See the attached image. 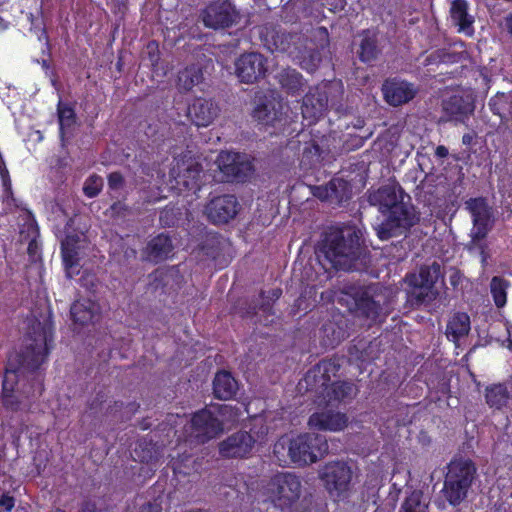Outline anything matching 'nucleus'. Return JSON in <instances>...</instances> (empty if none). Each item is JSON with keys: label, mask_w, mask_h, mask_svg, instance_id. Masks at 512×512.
I'll return each mask as SVG.
<instances>
[{"label": "nucleus", "mask_w": 512, "mask_h": 512, "mask_svg": "<svg viewBox=\"0 0 512 512\" xmlns=\"http://www.w3.org/2000/svg\"><path fill=\"white\" fill-rule=\"evenodd\" d=\"M52 334L49 327L35 322L32 331L25 338V348L21 354L9 358L2 385V403L10 410L19 409V400L14 392L19 378L25 371L37 369L47 358ZM21 394L29 396V392L17 390Z\"/></svg>", "instance_id": "1"}, {"label": "nucleus", "mask_w": 512, "mask_h": 512, "mask_svg": "<svg viewBox=\"0 0 512 512\" xmlns=\"http://www.w3.org/2000/svg\"><path fill=\"white\" fill-rule=\"evenodd\" d=\"M326 438L317 433H302L296 436L284 435L274 444L273 452L280 458L287 455L298 466L316 463L328 453Z\"/></svg>", "instance_id": "2"}, {"label": "nucleus", "mask_w": 512, "mask_h": 512, "mask_svg": "<svg viewBox=\"0 0 512 512\" xmlns=\"http://www.w3.org/2000/svg\"><path fill=\"white\" fill-rule=\"evenodd\" d=\"M359 237L350 229H343L329 233L321 252L324 259L337 270H351L358 258Z\"/></svg>", "instance_id": "3"}, {"label": "nucleus", "mask_w": 512, "mask_h": 512, "mask_svg": "<svg viewBox=\"0 0 512 512\" xmlns=\"http://www.w3.org/2000/svg\"><path fill=\"white\" fill-rule=\"evenodd\" d=\"M476 468L470 460H454L448 466L442 492L451 505L460 504L473 482Z\"/></svg>", "instance_id": "4"}, {"label": "nucleus", "mask_w": 512, "mask_h": 512, "mask_svg": "<svg viewBox=\"0 0 512 512\" xmlns=\"http://www.w3.org/2000/svg\"><path fill=\"white\" fill-rule=\"evenodd\" d=\"M354 473L352 467L343 461H331L319 470V478L334 501H344L351 494Z\"/></svg>", "instance_id": "5"}, {"label": "nucleus", "mask_w": 512, "mask_h": 512, "mask_svg": "<svg viewBox=\"0 0 512 512\" xmlns=\"http://www.w3.org/2000/svg\"><path fill=\"white\" fill-rule=\"evenodd\" d=\"M301 481L291 473L275 475L265 486L267 499L282 511H291L301 496Z\"/></svg>", "instance_id": "6"}, {"label": "nucleus", "mask_w": 512, "mask_h": 512, "mask_svg": "<svg viewBox=\"0 0 512 512\" xmlns=\"http://www.w3.org/2000/svg\"><path fill=\"white\" fill-rule=\"evenodd\" d=\"M466 209L470 212L473 221L471 229V242L469 250L477 249L482 255V261H486L485 246L483 240L493 226L492 208L488 205L487 201L482 198H471L465 202Z\"/></svg>", "instance_id": "7"}, {"label": "nucleus", "mask_w": 512, "mask_h": 512, "mask_svg": "<svg viewBox=\"0 0 512 512\" xmlns=\"http://www.w3.org/2000/svg\"><path fill=\"white\" fill-rule=\"evenodd\" d=\"M255 422V425L260 426L259 430L252 429L251 433L241 431L229 436L220 443V454L226 458H242L249 455L256 445H263L266 442L268 429L263 426L262 418H256Z\"/></svg>", "instance_id": "8"}, {"label": "nucleus", "mask_w": 512, "mask_h": 512, "mask_svg": "<svg viewBox=\"0 0 512 512\" xmlns=\"http://www.w3.org/2000/svg\"><path fill=\"white\" fill-rule=\"evenodd\" d=\"M441 275L440 265L433 263L420 268L418 273L407 276L406 281L410 286L409 294L418 304H428L436 299L438 290L435 287Z\"/></svg>", "instance_id": "9"}, {"label": "nucleus", "mask_w": 512, "mask_h": 512, "mask_svg": "<svg viewBox=\"0 0 512 512\" xmlns=\"http://www.w3.org/2000/svg\"><path fill=\"white\" fill-rule=\"evenodd\" d=\"M418 220L415 208L409 203L400 202V205L387 212L386 219L375 230L381 240H388L405 233Z\"/></svg>", "instance_id": "10"}, {"label": "nucleus", "mask_w": 512, "mask_h": 512, "mask_svg": "<svg viewBox=\"0 0 512 512\" xmlns=\"http://www.w3.org/2000/svg\"><path fill=\"white\" fill-rule=\"evenodd\" d=\"M341 85L337 83H325L309 91L303 99L302 116L308 124L316 122L328 108V95L339 93Z\"/></svg>", "instance_id": "11"}, {"label": "nucleus", "mask_w": 512, "mask_h": 512, "mask_svg": "<svg viewBox=\"0 0 512 512\" xmlns=\"http://www.w3.org/2000/svg\"><path fill=\"white\" fill-rule=\"evenodd\" d=\"M223 432V424L211 410L203 409L194 414L190 422V438L203 444Z\"/></svg>", "instance_id": "12"}, {"label": "nucleus", "mask_w": 512, "mask_h": 512, "mask_svg": "<svg viewBox=\"0 0 512 512\" xmlns=\"http://www.w3.org/2000/svg\"><path fill=\"white\" fill-rule=\"evenodd\" d=\"M89 243L84 234L67 235L62 241V259L69 278L80 271V261L86 256Z\"/></svg>", "instance_id": "13"}, {"label": "nucleus", "mask_w": 512, "mask_h": 512, "mask_svg": "<svg viewBox=\"0 0 512 512\" xmlns=\"http://www.w3.org/2000/svg\"><path fill=\"white\" fill-rule=\"evenodd\" d=\"M267 71V59L257 52L242 54L235 62V73L243 83L252 84L263 78Z\"/></svg>", "instance_id": "14"}, {"label": "nucleus", "mask_w": 512, "mask_h": 512, "mask_svg": "<svg viewBox=\"0 0 512 512\" xmlns=\"http://www.w3.org/2000/svg\"><path fill=\"white\" fill-rule=\"evenodd\" d=\"M238 13L228 1L211 3L202 14L203 23L212 29L226 28L236 23Z\"/></svg>", "instance_id": "15"}, {"label": "nucleus", "mask_w": 512, "mask_h": 512, "mask_svg": "<svg viewBox=\"0 0 512 512\" xmlns=\"http://www.w3.org/2000/svg\"><path fill=\"white\" fill-rule=\"evenodd\" d=\"M474 109V101L470 95H453L443 100V115L440 120L444 122L454 121L456 123H465L473 114Z\"/></svg>", "instance_id": "16"}, {"label": "nucleus", "mask_w": 512, "mask_h": 512, "mask_svg": "<svg viewBox=\"0 0 512 512\" xmlns=\"http://www.w3.org/2000/svg\"><path fill=\"white\" fill-rule=\"evenodd\" d=\"M216 164L226 176L237 180L245 179L252 171L251 163L244 155L230 151L220 152Z\"/></svg>", "instance_id": "17"}, {"label": "nucleus", "mask_w": 512, "mask_h": 512, "mask_svg": "<svg viewBox=\"0 0 512 512\" xmlns=\"http://www.w3.org/2000/svg\"><path fill=\"white\" fill-rule=\"evenodd\" d=\"M348 423L346 414L333 410L314 412L308 420V426L311 429L329 432H340L348 426Z\"/></svg>", "instance_id": "18"}, {"label": "nucleus", "mask_w": 512, "mask_h": 512, "mask_svg": "<svg viewBox=\"0 0 512 512\" xmlns=\"http://www.w3.org/2000/svg\"><path fill=\"white\" fill-rule=\"evenodd\" d=\"M238 203L234 196L224 195L212 199L206 207V214L213 223H226L237 214Z\"/></svg>", "instance_id": "19"}, {"label": "nucleus", "mask_w": 512, "mask_h": 512, "mask_svg": "<svg viewBox=\"0 0 512 512\" xmlns=\"http://www.w3.org/2000/svg\"><path fill=\"white\" fill-rule=\"evenodd\" d=\"M382 309L380 299L373 298L369 291L357 293L353 298V306L349 308L356 316L366 318L370 322L377 321Z\"/></svg>", "instance_id": "20"}, {"label": "nucleus", "mask_w": 512, "mask_h": 512, "mask_svg": "<svg viewBox=\"0 0 512 512\" xmlns=\"http://www.w3.org/2000/svg\"><path fill=\"white\" fill-rule=\"evenodd\" d=\"M382 90L385 100L392 106H399L407 103L416 95V89L414 86L406 81H386Z\"/></svg>", "instance_id": "21"}, {"label": "nucleus", "mask_w": 512, "mask_h": 512, "mask_svg": "<svg viewBox=\"0 0 512 512\" xmlns=\"http://www.w3.org/2000/svg\"><path fill=\"white\" fill-rule=\"evenodd\" d=\"M286 105L274 97L265 98L252 111V117L263 125H274L282 119Z\"/></svg>", "instance_id": "22"}, {"label": "nucleus", "mask_w": 512, "mask_h": 512, "mask_svg": "<svg viewBox=\"0 0 512 512\" xmlns=\"http://www.w3.org/2000/svg\"><path fill=\"white\" fill-rule=\"evenodd\" d=\"M218 114L217 106L210 100L197 98L188 108V116L199 127L209 126Z\"/></svg>", "instance_id": "23"}, {"label": "nucleus", "mask_w": 512, "mask_h": 512, "mask_svg": "<svg viewBox=\"0 0 512 512\" xmlns=\"http://www.w3.org/2000/svg\"><path fill=\"white\" fill-rule=\"evenodd\" d=\"M403 198V191L396 184L385 185L370 195L371 203L378 204L384 214L404 202Z\"/></svg>", "instance_id": "24"}, {"label": "nucleus", "mask_w": 512, "mask_h": 512, "mask_svg": "<svg viewBox=\"0 0 512 512\" xmlns=\"http://www.w3.org/2000/svg\"><path fill=\"white\" fill-rule=\"evenodd\" d=\"M174 246L169 236L159 234L152 238L143 251V257L150 262L158 263L169 258Z\"/></svg>", "instance_id": "25"}, {"label": "nucleus", "mask_w": 512, "mask_h": 512, "mask_svg": "<svg viewBox=\"0 0 512 512\" xmlns=\"http://www.w3.org/2000/svg\"><path fill=\"white\" fill-rule=\"evenodd\" d=\"M200 167L194 162L190 161L188 164L177 162L176 166L172 169V174L178 186H183L188 190H197L199 188Z\"/></svg>", "instance_id": "26"}, {"label": "nucleus", "mask_w": 512, "mask_h": 512, "mask_svg": "<svg viewBox=\"0 0 512 512\" xmlns=\"http://www.w3.org/2000/svg\"><path fill=\"white\" fill-rule=\"evenodd\" d=\"M468 2L466 0H453L450 8V16L458 31L471 36L474 33V18L468 13Z\"/></svg>", "instance_id": "27"}, {"label": "nucleus", "mask_w": 512, "mask_h": 512, "mask_svg": "<svg viewBox=\"0 0 512 512\" xmlns=\"http://www.w3.org/2000/svg\"><path fill=\"white\" fill-rule=\"evenodd\" d=\"M313 195L321 200L342 202L349 197L348 184L343 179H332L327 185L314 187Z\"/></svg>", "instance_id": "28"}, {"label": "nucleus", "mask_w": 512, "mask_h": 512, "mask_svg": "<svg viewBox=\"0 0 512 512\" xmlns=\"http://www.w3.org/2000/svg\"><path fill=\"white\" fill-rule=\"evenodd\" d=\"M321 386H325L323 402L330 406L338 405L346 399L353 398L356 394L354 386L347 382H334L330 385H326L323 379Z\"/></svg>", "instance_id": "29"}, {"label": "nucleus", "mask_w": 512, "mask_h": 512, "mask_svg": "<svg viewBox=\"0 0 512 512\" xmlns=\"http://www.w3.org/2000/svg\"><path fill=\"white\" fill-rule=\"evenodd\" d=\"M99 313V305L90 299L78 300L71 306L73 320L81 325L93 322Z\"/></svg>", "instance_id": "30"}, {"label": "nucleus", "mask_w": 512, "mask_h": 512, "mask_svg": "<svg viewBox=\"0 0 512 512\" xmlns=\"http://www.w3.org/2000/svg\"><path fill=\"white\" fill-rule=\"evenodd\" d=\"M238 389L236 380L227 371L218 372L213 381V390L217 398L228 400L232 398Z\"/></svg>", "instance_id": "31"}, {"label": "nucleus", "mask_w": 512, "mask_h": 512, "mask_svg": "<svg viewBox=\"0 0 512 512\" xmlns=\"http://www.w3.org/2000/svg\"><path fill=\"white\" fill-rule=\"evenodd\" d=\"M470 317L464 312L455 313L447 323L446 336L453 342L468 335L470 331Z\"/></svg>", "instance_id": "32"}, {"label": "nucleus", "mask_w": 512, "mask_h": 512, "mask_svg": "<svg viewBox=\"0 0 512 512\" xmlns=\"http://www.w3.org/2000/svg\"><path fill=\"white\" fill-rule=\"evenodd\" d=\"M485 399L490 408L500 410L509 403L510 394L504 385L495 384L486 388Z\"/></svg>", "instance_id": "33"}, {"label": "nucleus", "mask_w": 512, "mask_h": 512, "mask_svg": "<svg viewBox=\"0 0 512 512\" xmlns=\"http://www.w3.org/2000/svg\"><path fill=\"white\" fill-rule=\"evenodd\" d=\"M292 36L280 31H272L265 35V46L271 52H288L290 50Z\"/></svg>", "instance_id": "34"}, {"label": "nucleus", "mask_w": 512, "mask_h": 512, "mask_svg": "<svg viewBox=\"0 0 512 512\" xmlns=\"http://www.w3.org/2000/svg\"><path fill=\"white\" fill-rule=\"evenodd\" d=\"M202 80V72L199 67L191 65L178 74L177 86L181 91H190Z\"/></svg>", "instance_id": "35"}, {"label": "nucleus", "mask_w": 512, "mask_h": 512, "mask_svg": "<svg viewBox=\"0 0 512 512\" xmlns=\"http://www.w3.org/2000/svg\"><path fill=\"white\" fill-rule=\"evenodd\" d=\"M377 39L375 33L365 31L362 34L359 56L363 62L374 60L378 54Z\"/></svg>", "instance_id": "36"}, {"label": "nucleus", "mask_w": 512, "mask_h": 512, "mask_svg": "<svg viewBox=\"0 0 512 512\" xmlns=\"http://www.w3.org/2000/svg\"><path fill=\"white\" fill-rule=\"evenodd\" d=\"M428 502L419 490L412 491L403 501L400 512H427Z\"/></svg>", "instance_id": "37"}, {"label": "nucleus", "mask_w": 512, "mask_h": 512, "mask_svg": "<svg viewBox=\"0 0 512 512\" xmlns=\"http://www.w3.org/2000/svg\"><path fill=\"white\" fill-rule=\"evenodd\" d=\"M508 287L509 282L501 277L495 276L491 279L490 291L494 303L498 308H502L506 305Z\"/></svg>", "instance_id": "38"}, {"label": "nucleus", "mask_w": 512, "mask_h": 512, "mask_svg": "<svg viewBox=\"0 0 512 512\" xmlns=\"http://www.w3.org/2000/svg\"><path fill=\"white\" fill-rule=\"evenodd\" d=\"M488 105L493 114L503 119L509 109L512 108V96L507 93L498 92L489 100Z\"/></svg>", "instance_id": "39"}, {"label": "nucleus", "mask_w": 512, "mask_h": 512, "mask_svg": "<svg viewBox=\"0 0 512 512\" xmlns=\"http://www.w3.org/2000/svg\"><path fill=\"white\" fill-rule=\"evenodd\" d=\"M277 77L281 86L291 92H296L302 86V77L294 69H284Z\"/></svg>", "instance_id": "40"}, {"label": "nucleus", "mask_w": 512, "mask_h": 512, "mask_svg": "<svg viewBox=\"0 0 512 512\" xmlns=\"http://www.w3.org/2000/svg\"><path fill=\"white\" fill-rule=\"evenodd\" d=\"M172 468L176 474L189 475L192 471H197L196 461L190 456H182L172 459Z\"/></svg>", "instance_id": "41"}, {"label": "nucleus", "mask_w": 512, "mask_h": 512, "mask_svg": "<svg viewBox=\"0 0 512 512\" xmlns=\"http://www.w3.org/2000/svg\"><path fill=\"white\" fill-rule=\"evenodd\" d=\"M58 120L61 133L64 134L65 129L70 128L75 122L74 110L70 106L60 102L58 104Z\"/></svg>", "instance_id": "42"}, {"label": "nucleus", "mask_w": 512, "mask_h": 512, "mask_svg": "<svg viewBox=\"0 0 512 512\" xmlns=\"http://www.w3.org/2000/svg\"><path fill=\"white\" fill-rule=\"evenodd\" d=\"M103 188V179L98 175H90L84 182L83 192L89 197L97 196Z\"/></svg>", "instance_id": "43"}, {"label": "nucleus", "mask_w": 512, "mask_h": 512, "mask_svg": "<svg viewBox=\"0 0 512 512\" xmlns=\"http://www.w3.org/2000/svg\"><path fill=\"white\" fill-rule=\"evenodd\" d=\"M146 52L149 56L152 66L157 67L159 61L158 44L154 41L149 42L146 46Z\"/></svg>", "instance_id": "44"}, {"label": "nucleus", "mask_w": 512, "mask_h": 512, "mask_svg": "<svg viewBox=\"0 0 512 512\" xmlns=\"http://www.w3.org/2000/svg\"><path fill=\"white\" fill-rule=\"evenodd\" d=\"M124 178L118 172H113L108 176V185L110 189L119 190L123 187Z\"/></svg>", "instance_id": "45"}, {"label": "nucleus", "mask_w": 512, "mask_h": 512, "mask_svg": "<svg viewBox=\"0 0 512 512\" xmlns=\"http://www.w3.org/2000/svg\"><path fill=\"white\" fill-rule=\"evenodd\" d=\"M15 505L14 498L8 494H3L0 498V507L5 511L10 512Z\"/></svg>", "instance_id": "46"}, {"label": "nucleus", "mask_w": 512, "mask_h": 512, "mask_svg": "<svg viewBox=\"0 0 512 512\" xmlns=\"http://www.w3.org/2000/svg\"><path fill=\"white\" fill-rule=\"evenodd\" d=\"M321 58L318 54L312 55L311 60L308 62L305 59L302 62V67L308 71H313L320 63Z\"/></svg>", "instance_id": "47"}, {"label": "nucleus", "mask_w": 512, "mask_h": 512, "mask_svg": "<svg viewBox=\"0 0 512 512\" xmlns=\"http://www.w3.org/2000/svg\"><path fill=\"white\" fill-rule=\"evenodd\" d=\"M322 373V366H318L317 368L309 371L305 377V381L308 383L312 378H316L317 374Z\"/></svg>", "instance_id": "48"}, {"label": "nucleus", "mask_w": 512, "mask_h": 512, "mask_svg": "<svg viewBox=\"0 0 512 512\" xmlns=\"http://www.w3.org/2000/svg\"><path fill=\"white\" fill-rule=\"evenodd\" d=\"M436 156L444 158L448 155V149L445 146H438L435 151Z\"/></svg>", "instance_id": "49"}, {"label": "nucleus", "mask_w": 512, "mask_h": 512, "mask_svg": "<svg viewBox=\"0 0 512 512\" xmlns=\"http://www.w3.org/2000/svg\"><path fill=\"white\" fill-rule=\"evenodd\" d=\"M474 135L471 133L464 134L462 137V143L464 145H471L474 140Z\"/></svg>", "instance_id": "50"}, {"label": "nucleus", "mask_w": 512, "mask_h": 512, "mask_svg": "<svg viewBox=\"0 0 512 512\" xmlns=\"http://www.w3.org/2000/svg\"><path fill=\"white\" fill-rule=\"evenodd\" d=\"M233 409L230 405H222L220 408H219V413L221 416H225L227 415L228 413H232Z\"/></svg>", "instance_id": "51"}, {"label": "nucleus", "mask_w": 512, "mask_h": 512, "mask_svg": "<svg viewBox=\"0 0 512 512\" xmlns=\"http://www.w3.org/2000/svg\"><path fill=\"white\" fill-rule=\"evenodd\" d=\"M281 296V290L280 289H272L269 292L268 298L271 300H277Z\"/></svg>", "instance_id": "52"}, {"label": "nucleus", "mask_w": 512, "mask_h": 512, "mask_svg": "<svg viewBox=\"0 0 512 512\" xmlns=\"http://www.w3.org/2000/svg\"><path fill=\"white\" fill-rule=\"evenodd\" d=\"M505 27L509 31V33L512 35V14L508 15L505 18Z\"/></svg>", "instance_id": "53"}, {"label": "nucleus", "mask_w": 512, "mask_h": 512, "mask_svg": "<svg viewBox=\"0 0 512 512\" xmlns=\"http://www.w3.org/2000/svg\"><path fill=\"white\" fill-rule=\"evenodd\" d=\"M83 512H104L102 510H97L94 508V506H91V505H87L84 509H83Z\"/></svg>", "instance_id": "54"}, {"label": "nucleus", "mask_w": 512, "mask_h": 512, "mask_svg": "<svg viewBox=\"0 0 512 512\" xmlns=\"http://www.w3.org/2000/svg\"><path fill=\"white\" fill-rule=\"evenodd\" d=\"M458 279H459V275H458V273H457V272H455V273L451 276L450 281H451V283H452L453 285H456V284H457V282H458Z\"/></svg>", "instance_id": "55"}, {"label": "nucleus", "mask_w": 512, "mask_h": 512, "mask_svg": "<svg viewBox=\"0 0 512 512\" xmlns=\"http://www.w3.org/2000/svg\"><path fill=\"white\" fill-rule=\"evenodd\" d=\"M4 186H6L7 189H10V183L9 182L7 183L6 181H4Z\"/></svg>", "instance_id": "56"}, {"label": "nucleus", "mask_w": 512, "mask_h": 512, "mask_svg": "<svg viewBox=\"0 0 512 512\" xmlns=\"http://www.w3.org/2000/svg\"><path fill=\"white\" fill-rule=\"evenodd\" d=\"M120 203L119 204H115L114 206H112V209H116L117 207H120Z\"/></svg>", "instance_id": "57"}, {"label": "nucleus", "mask_w": 512, "mask_h": 512, "mask_svg": "<svg viewBox=\"0 0 512 512\" xmlns=\"http://www.w3.org/2000/svg\"><path fill=\"white\" fill-rule=\"evenodd\" d=\"M319 31H320V32H322V33H324V34H326V30H325V29H322V28H321V29H319Z\"/></svg>", "instance_id": "58"}, {"label": "nucleus", "mask_w": 512, "mask_h": 512, "mask_svg": "<svg viewBox=\"0 0 512 512\" xmlns=\"http://www.w3.org/2000/svg\"><path fill=\"white\" fill-rule=\"evenodd\" d=\"M166 74H167V69H164L162 75H166Z\"/></svg>", "instance_id": "59"}, {"label": "nucleus", "mask_w": 512, "mask_h": 512, "mask_svg": "<svg viewBox=\"0 0 512 512\" xmlns=\"http://www.w3.org/2000/svg\"><path fill=\"white\" fill-rule=\"evenodd\" d=\"M55 512H64V511L61 509H57Z\"/></svg>", "instance_id": "60"}]
</instances>
